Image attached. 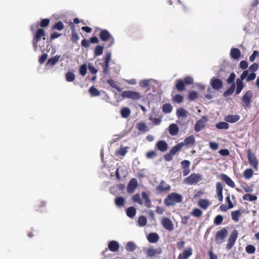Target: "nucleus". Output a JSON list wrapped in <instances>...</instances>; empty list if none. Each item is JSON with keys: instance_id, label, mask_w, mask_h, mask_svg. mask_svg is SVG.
Here are the masks:
<instances>
[{"instance_id": "60", "label": "nucleus", "mask_w": 259, "mask_h": 259, "mask_svg": "<svg viewBox=\"0 0 259 259\" xmlns=\"http://www.w3.org/2000/svg\"><path fill=\"white\" fill-rule=\"evenodd\" d=\"M239 67L243 70L246 69L248 67V63L246 61H241L240 62Z\"/></svg>"}, {"instance_id": "25", "label": "nucleus", "mask_w": 259, "mask_h": 259, "mask_svg": "<svg viewBox=\"0 0 259 259\" xmlns=\"http://www.w3.org/2000/svg\"><path fill=\"white\" fill-rule=\"evenodd\" d=\"M178 132L179 128L177 124L172 123L169 126V133L171 136L176 135Z\"/></svg>"}, {"instance_id": "12", "label": "nucleus", "mask_w": 259, "mask_h": 259, "mask_svg": "<svg viewBox=\"0 0 259 259\" xmlns=\"http://www.w3.org/2000/svg\"><path fill=\"white\" fill-rule=\"evenodd\" d=\"M210 84L212 88L214 90H219L223 86L222 81L215 77H213L210 80Z\"/></svg>"}, {"instance_id": "28", "label": "nucleus", "mask_w": 259, "mask_h": 259, "mask_svg": "<svg viewBox=\"0 0 259 259\" xmlns=\"http://www.w3.org/2000/svg\"><path fill=\"white\" fill-rule=\"evenodd\" d=\"M158 235L156 233H151L148 237V241L151 243H155L158 240Z\"/></svg>"}, {"instance_id": "7", "label": "nucleus", "mask_w": 259, "mask_h": 259, "mask_svg": "<svg viewBox=\"0 0 259 259\" xmlns=\"http://www.w3.org/2000/svg\"><path fill=\"white\" fill-rule=\"evenodd\" d=\"M252 97L253 93L251 91L249 90L245 92L242 98L243 105L244 107L248 108L250 107Z\"/></svg>"}, {"instance_id": "11", "label": "nucleus", "mask_w": 259, "mask_h": 259, "mask_svg": "<svg viewBox=\"0 0 259 259\" xmlns=\"http://www.w3.org/2000/svg\"><path fill=\"white\" fill-rule=\"evenodd\" d=\"M138 185V181L136 179L133 178L132 179H131L127 186V192L129 193H133L137 187Z\"/></svg>"}, {"instance_id": "50", "label": "nucleus", "mask_w": 259, "mask_h": 259, "mask_svg": "<svg viewBox=\"0 0 259 259\" xmlns=\"http://www.w3.org/2000/svg\"><path fill=\"white\" fill-rule=\"evenodd\" d=\"M245 250L248 253L251 254L255 252V248L254 246L250 244L246 247Z\"/></svg>"}, {"instance_id": "33", "label": "nucleus", "mask_w": 259, "mask_h": 259, "mask_svg": "<svg viewBox=\"0 0 259 259\" xmlns=\"http://www.w3.org/2000/svg\"><path fill=\"white\" fill-rule=\"evenodd\" d=\"M216 127L219 130H227L229 128V124L226 122H220L216 124Z\"/></svg>"}, {"instance_id": "58", "label": "nucleus", "mask_w": 259, "mask_h": 259, "mask_svg": "<svg viewBox=\"0 0 259 259\" xmlns=\"http://www.w3.org/2000/svg\"><path fill=\"white\" fill-rule=\"evenodd\" d=\"M127 153V148H121L117 151V154L121 156H124Z\"/></svg>"}, {"instance_id": "37", "label": "nucleus", "mask_w": 259, "mask_h": 259, "mask_svg": "<svg viewBox=\"0 0 259 259\" xmlns=\"http://www.w3.org/2000/svg\"><path fill=\"white\" fill-rule=\"evenodd\" d=\"M138 129L142 132H146L148 131L147 126L145 123L139 122L137 124Z\"/></svg>"}, {"instance_id": "57", "label": "nucleus", "mask_w": 259, "mask_h": 259, "mask_svg": "<svg viewBox=\"0 0 259 259\" xmlns=\"http://www.w3.org/2000/svg\"><path fill=\"white\" fill-rule=\"evenodd\" d=\"M258 68V65L257 63H254L249 66V69L248 70V71H250L255 72L257 70Z\"/></svg>"}, {"instance_id": "45", "label": "nucleus", "mask_w": 259, "mask_h": 259, "mask_svg": "<svg viewBox=\"0 0 259 259\" xmlns=\"http://www.w3.org/2000/svg\"><path fill=\"white\" fill-rule=\"evenodd\" d=\"M132 200L133 201L137 202L139 204H143V201L141 200L140 195L139 194H135L132 197Z\"/></svg>"}, {"instance_id": "61", "label": "nucleus", "mask_w": 259, "mask_h": 259, "mask_svg": "<svg viewBox=\"0 0 259 259\" xmlns=\"http://www.w3.org/2000/svg\"><path fill=\"white\" fill-rule=\"evenodd\" d=\"M174 99L176 102L180 103L183 101V97L181 95H177L175 96Z\"/></svg>"}, {"instance_id": "64", "label": "nucleus", "mask_w": 259, "mask_h": 259, "mask_svg": "<svg viewBox=\"0 0 259 259\" xmlns=\"http://www.w3.org/2000/svg\"><path fill=\"white\" fill-rule=\"evenodd\" d=\"M208 254L209 256L210 259H218V256L217 255L214 254L212 251V248L209 250Z\"/></svg>"}, {"instance_id": "4", "label": "nucleus", "mask_w": 259, "mask_h": 259, "mask_svg": "<svg viewBox=\"0 0 259 259\" xmlns=\"http://www.w3.org/2000/svg\"><path fill=\"white\" fill-rule=\"evenodd\" d=\"M121 96L123 98H129L134 100H139L141 98L140 93L132 91H123Z\"/></svg>"}, {"instance_id": "5", "label": "nucleus", "mask_w": 259, "mask_h": 259, "mask_svg": "<svg viewBox=\"0 0 259 259\" xmlns=\"http://www.w3.org/2000/svg\"><path fill=\"white\" fill-rule=\"evenodd\" d=\"M182 147L183 145L180 143L172 147V148L169 151V152L164 156L165 160L166 161H171L172 159L173 156L175 155Z\"/></svg>"}, {"instance_id": "52", "label": "nucleus", "mask_w": 259, "mask_h": 259, "mask_svg": "<svg viewBox=\"0 0 259 259\" xmlns=\"http://www.w3.org/2000/svg\"><path fill=\"white\" fill-rule=\"evenodd\" d=\"M64 28V25L62 22H58L56 23L53 27V28L54 29H57L58 30H61Z\"/></svg>"}, {"instance_id": "46", "label": "nucleus", "mask_w": 259, "mask_h": 259, "mask_svg": "<svg viewBox=\"0 0 259 259\" xmlns=\"http://www.w3.org/2000/svg\"><path fill=\"white\" fill-rule=\"evenodd\" d=\"M107 82L111 86L112 88L116 89L118 91H121V89L120 88L116 82L114 81L113 79H110L107 80Z\"/></svg>"}, {"instance_id": "18", "label": "nucleus", "mask_w": 259, "mask_h": 259, "mask_svg": "<svg viewBox=\"0 0 259 259\" xmlns=\"http://www.w3.org/2000/svg\"><path fill=\"white\" fill-rule=\"evenodd\" d=\"M157 148L161 152H165L168 149L167 143L164 141H159L156 144Z\"/></svg>"}, {"instance_id": "20", "label": "nucleus", "mask_w": 259, "mask_h": 259, "mask_svg": "<svg viewBox=\"0 0 259 259\" xmlns=\"http://www.w3.org/2000/svg\"><path fill=\"white\" fill-rule=\"evenodd\" d=\"M240 119V116L238 115H229L225 117V120L226 122L230 123H234L238 121Z\"/></svg>"}, {"instance_id": "49", "label": "nucleus", "mask_w": 259, "mask_h": 259, "mask_svg": "<svg viewBox=\"0 0 259 259\" xmlns=\"http://www.w3.org/2000/svg\"><path fill=\"white\" fill-rule=\"evenodd\" d=\"M103 51V47L102 46H98L95 48V55L96 56H100L102 54Z\"/></svg>"}, {"instance_id": "53", "label": "nucleus", "mask_w": 259, "mask_h": 259, "mask_svg": "<svg viewBox=\"0 0 259 259\" xmlns=\"http://www.w3.org/2000/svg\"><path fill=\"white\" fill-rule=\"evenodd\" d=\"M223 220V217L221 215H218L215 218L214 223L217 225H220L222 223Z\"/></svg>"}, {"instance_id": "16", "label": "nucleus", "mask_w": 259, "mask_h": 259, "mask_svg": "<svg viewBox=\"0 0 259 259\" xmlns=\"http://www.w3.org/2000/svg\"><path fill=\"white\" fill-rule=\"evenodd\" d=\"M195 142V138L194 136L191 135L185 138V140L183 142H181L180 144H182L183 145V147L184 146H192Z\"/></svg>"}, {"instance_id": "24", "label": "nucleus", "mask_w": 259, "mask_h": 259, "mask_svg": "<svg viewBox=\"0 0 259 259\" xmlns=\"http://www.w3.org/2000/svg\"><path fill=\"white\" fill-rule=\"evenodd\" d=\"M192 254V249L191 248H188L184 250L182 253H181L179 255L181 256L184 259H187Z\"/></svg>"}, {"instance_id": "35", "label": "nucleus", "mask_w": 259, "mask_h": 259, "mask_svg": "<svg viewBox=\"0 0 259 259\" xmlns=\"http://www.w3.org/2000/svg\"><path fill=\"white\" fill-rule=\"evenodd\" d=\"M243 199L244 200L253 201L257 199V197L254 195L246 194L243 196Z\"/></svg>"}, {"instance_id": "3", "label": "nucleus", "mask_w": 259, "mask_h": 259, "mask_svg": "<svg viewBox=\"0 0 259 259\" xmlns=\"http://www.w3.org/2000/svg\"><path fill=\"white\" fill-rule=\"evenodd\" d=\"M248 74V70H244L241 74L240 78L236 80L237 88L236 90V94H239L244 87L243 80H244Z\"/></svg>"}, {"instance_id": "2", "label": "nucleus", "mask_w": 259, "mask_h": 259, "mask_svg": "<svg viewBox=\"0 0 259 259\" xmlns=\"http://www.w3.org/2000/svg\"><path fill=\"white\" fill-rule=\"evenodd\" d=\"M202 180V176L199 174H191L189 177L186 178L183 182L185 184L192 185L197 183Z\"/></svg>"}, {"instance_id": "6", "label": "nucleus", "mask_w": 259, "mask_h": 259, "mask_svg": "<svg viewBox=\"0 0 259 259\" xmlns=\"http://www.w3.org/2000/svg\"><path fill=\"white\" fill-rule=\"evenodd\" d=\"M100 37L103 41H105L109 40L110 41L108 47H110L114 42L113 37L111 35L109 31L106 30H101L100 33Z\"/></svg>"}, {"instance_id": "36", "label": "nucleus", "mask_w": 259, "mask_h": 259, "mask_svg": "<svg viewBox=\"0 0 259 259\" xmlns=\"http://www.w3.org/2000/svg\"><path fill=\"white\" fill-rule=\"evenodd\" d=\"M253 175V170L250 168L246 169L243 172V176L246 179H250Z\"/></svg>"}, {"instance_id": "34", "label": "nucleus", "mask_w": 259, "mask_h": 259, "mask_svg": "<svg viewBox=\"0 0 259 259\" xmlns=\"http://www.w3.org/2000/svg\"><path fill=\"white\" fill-rule=\"evenodd\" d=\"M176 88L179 91H183L185 89V84L181 79H178L176 81Z\"/></svg>"}, {"instance_id": "26", "label": "nucleus", "mask_w": 259, "mask_h": 259, "mask_svg": "<svg viewBox=\"0 0 259 259\" xmlns=\"http://www.w3.org/2000/svg\"><path fill=\"white\" fill-rule=\"evenodd\" d=\"M230 55L232 58L238 59L240 57V52L239 50L237 48H233L231 50Z\"/></svg>"}, {"instance_id": "42", "label": "nucleus", "mask_w": 259, "mask_h": 259, "mask_svg": "<svg viewBox=\"0 0 259 259\" xmlns=\"http://www.w3.org/2000/svg\"><path fill=\"white\" fill-rule=\"evenodd\" d=\"M115 202L117 206H121L124 205L125 199L123 197H118L115 199Z\"/></svg>"}, {"instance_id": "47", "label": "nucleus", "mask_w": 259, "mask_h": 259, "mask_svg": "<svg viewBox=\"0 0 259 259\" xmlns=\"http://www.w3.org/2000/svg\"><path fill=\"white\" fill-rule=\"evenodd\" d=\"M87 66L85 64H82L79 68V73L82 76H84L87 73Z\"/></svg>"}, {"instance_id": "1", "label": "nucleus", "mask_w": 259, "mask_h": 259, "mask_svg": "<svg viewBox=\"0 0 259 259\" xmlns=\"http://www.w3.org/2000/svg\"><path fill=\"white\" fill-rule=\"evenodd\" d=\"M182 199L183 197L181 194L171 193L165 199L164 203L166 205L170 206L181 202Z\"/></svg>"}, {"instance_id": "14", "label": "nucleus", "mask_w": 259, "mask_h": 259, "mask_svg": "<svg viewBox=\"0 0 259 259\" xmlns=\"http://www.w3.org/2000/svg\"><path fill=\"white\" fill-rule=\"evenodd\" d=\"M157 81L153 79H144L139 81V85L142 88L149 87L154 83H156Z\"/></svg>"}, {"instance_id": "41", "label": "nucleus", "mask_w": 259, "mask_h": 259, "mask_svg": "<svg viewBox=\"0 0 259 259\" xmlns=\"http://www.w3.org/2000/svg\"><path fill=\"white\" fill-rule=\"evenodd\" d=\"M65 78L67 81H73L75 79V75L72 72H68L65 75Z\"/></svg>"}, {"instance_id": "44", "label": "nucleus", "mask_w": 259, "mask_h": 259, "mask_svg": "<svg viewBox=\"0 0 259 259\" xmlns=\"http://www.w3.org/2000/svg\"><path fill=\"white\" fill-rule=\"evenodd\" d=\"M89 92L92 96L95 97L100 95V92L93 86L90 88Z\"/></svg>"}, {"instance_id": "9", "label": "nucleus", "mask_w": 259, "mask_h": 259, "mask_svg": "<svg viewBox=\"0 0 259 259\" xmlns=\"http://www.w3.org/2000/svg\"><path fill=\"white\" fill-rule=\"evenodd\" d=\"M247 157L250 165L254 169L257 170L258 168V162L257 159L254 154L252 153L250 149L247 151Z\"/></svg>"}, {"instance_id": "27", "label": "nucleus", "mask_w": 259, "mask_h": 259, "mask_svg": "<svg viewBox=\"0 0 259 259\" xmlns=\"http://www.w3.org/2000/svg\"><path fill=\"white\" fill-rule=\"evenodd\" d=\"M60 57V55H56L55 57L49 59L47 61V65L54 66L59 61Z\"/></svg>"}, {"instance_id": "22", "label": "nucleus", "mask_w": 259, "mask_h": 259, "mask_svg": "<svg viewBox=\"0 0 259 259\" xmlns=\"http://www.w3.org/2000/svg\"><path fill=\"white\" fill-rule=\"evenodd\" d=\"M157 189L160 192L168 191L170 190V186L167 185L164 181H161L157 187Z\"/></svg>"}, {"instance_id": "54", "label": "nucleus", "mask_w": 259, "mask_h": 259, "mask_svg": "<svg viewBox=\"0 0 259 259\" xmlns=\"http://www.w3.org/2000/svg\"><path fill=\"white\" fill-rule=\"evenodd\" d=\"M256 77V74L254 72L251 73L250 74H248V75L246 77V81L249 82L250 81L253 80Z\"/></svg>"}, {"instance_id": "43", "label": "nucleus", "mask_w": 259, "mask_h": 259, "mask_svg": "<svg viewBox=\"0 0 259 259\" xmlns=\"http://www.w3.org/2000/svg\"><path fill=\"white\" fill-rule=\"evenodd\" d=\"M172 107L171 105L169 104H165L162 106V111L165 113H169L172 110Z\"/></svg>"}, {"instance_id": "17", "label": "nucleus", "mask_w": 259, "mask_h": 259, "mask_svg": "<svg viewBox=\"0 0 259 259\" xmlns=\"http://www.w3.org/2000/svg\"><path fill=\"white\" fill-rule=\"evenodd\" d=\"M142 197L144 200L143 204L147 207H151V201L149 198L148 194L145 192L142 193Z\"/></svg>"}, {"instance_id": "30", "label": "nucleus", "mask_w": 259, "mask_h": 259, "mask_svg": "<svg viewBox=\"0 0 259 259\" xmlns=\"http://www.w3.org/2000/svg\"><path fill=\"white\" fill-rule=\"evenodd\" d=\"M177 115L178 117H186L188 115V112L184 108H179L177 111Z\"/></svg>"}, {"instance_id": "10", "label": "nucleus", "mask_w": 259, "mask_h": 259, "mask_svg": "<svg viewBox=\"0 0 259 259\" xmlns=\"http://www.w3.org/2000/svg\"><path fill=\"white\" fill-rule=\"evenodd\" d=\"M45 36V32L44 30L39 28L37 30L35 36L34 37L33 40V45L35 51L37 50V43L40 39L41 37H44Z\"/></svg>"}, {"instance_id": "55", "label": "nucleus", "mask_w": 259, "mask_h": 259, "mask_svg": "<svg viewBox=\"0 0 259 259\" xmlns=\"http://www.w3.org/2000/svg\"><path fill=\"white\" fill-rule=\"evenodd\" d=\"M149 119L155 125L159 124L161 121V119L160 118H153L152 116H150Z\"/></svg>"}, {"instance_id": "19", "label": "nucleus", "mask_w": 259, "mask_h": 259, "mask_svg": "<svg viewBox=\"0 0 259 259\" xmlns=\"http://www.w3.org/2000/svg\"><path fill=\"white\" fill-rule=\"evenodd\" d=\"M221 177L222 179L230 187L232 188H234L235 187L234 182L227 175L223 174L221 175Z\"/></svg>"}, {"instance_id": "59", "label": "nucleus", "mask_w": 259, "mask_h": 259, "mask_svg": "<svg viewBox=\"0 0 259 259\" xmlns=\"http://www.w3.org/2000/svg\"><path fill=\"white\" fill-rule=\"evenodd\" d=\"M181 164L183 168H189L190 165V162L188 160H184L181 162Z\"/></svg>"}, {"instance_id": "23", "label": "nucleus", "mask_w": 259, "mask_h": 259, "mask_svg": "<svg viewBox=\"0 0 259 259\" xmlns=\"http://www.w3.org/2000/svg\"><path fill=\"white\" fill-rule=\"evenodd\" d=\"M227 234L228 231L227 229L224 228L217 232L216 237L217 239L223 240L227 236Z\"/></svg>"}, {"instance_id": "31", "label": "nucleus", "mask_w": 259, "mask_h": 259, "mask_svg": "<svg viewBox=\"0 0 259 259\" xmlns=\"http://www.w3.org/2000/svg\"><path fill=\"white\" fill-rule=\"evenodd\" d=\"M131 110L127 107H124L121 109L120 113L122 117L127 118L131 114Z\"/></svg>"}, {"instance_id": "38", "label": "nucleus", "mask_w": 259, "mask_h": 259, "mask_svg": "<svg viewBox=\"0 0 259 259\" xmlns=\"http://www.w3.org/2000/svg\"><path fill=\"white\" fill-rule=\"evenodd\" d=\"M241 213L240 210H237L236 211H232L231 213L232 219L236 222H237L239 220V217Z\"/></svg>"}, {"instance_id": "63", "label": "nucleus", "mask_w": 259, "mask_h": 259, "mask_svg": "<svg viewBox=\"0 0 259 259\" xmlns=\"http://www.w3.org/2000/svg\"><path fill=\"white\" fill-rule=\"evenodd\" d=\"M198 94L195 91L191 92L189 94V98L193 100L197 98Z\"/></svg>"}, {"instance_id": "51", "label": "nucleus", "mask_w": 259, "mask_h": 259, "mask_svg": "<svg viewBox=\"0 0 259 259\" xmlns=\"http://www.w3.org/2000/svg\"><path fill=\"white\" fill-rule=\"evenodd\" d=\"M108 247L110 250L116 251L119 249V244H108Z\"/></svg>"}, {"instance_id": "39", "label": "nucleus", "mask_w": 259, "mask_h": 259, "mask_svg": "<svg viewBox=\"0 0 259 259\" xmlns=\"http://www.w3.org/2000/svg\"><path fill=\"white\" fill-rule=\"evenodd\" d=\"M147 219L144 216L140 217L138 220V225L141 227H143L145 226L147 224Z\"/></svg>"}, {"instance_id": "56", "label": "nucleus", "mask_w": 259, "mask_h": 259, "mask_svg": "<svg viewBox=\"0 0 259 259\" xmlns=\"http://www.w3.org/2000/svg\"><path fill=\"white\" fill-rule=\"evenodd\" d=\"M236 75L234 73H232L227 79V82L228 83H234V81L235 79Z\"/></svg>"}, {"instance_id": "13", "label": "nucleus", "mask_w": 259, "mask_h": 259, "mask_svg": "<svg viewBox=\"0 0 259 259\" xmlns=\"http://www.w3.org/2000/svg\"><path fill=\"white\" fill-rule=\"evenodd\" d=\"M163 227L168 231H171L174 229V225L171 220L168 218H164L161 221Z\"/></svg>"}, {"instance_id": "62", "label": "nucleus", "mask_w": 259, "mask_h": 259, "mask_svg": "<svg viewBox=\"0 0 259 259\" xmlns=\"http://www.w3.org/2000/svg\"><path fill=\"white\" fill-rule=\"evenodd\" d=\"M156 156V152L154 151H150L147 153L146 157L147 158L150 159L155 157Z\"/></svg>"}, {"instance_id": "40", "label": "nucleus", "mask_w": 259, "mask_h": 259, "mask_svg": "<svg viewBox=\"0 0 259 259\" xmlns=\"http://www.w3.org/2000/svg\"><path fill=\"white\" fill-rule=\"evenodd\" d=\"M235 89V83H233L231 87V88L228 89L226 91H225L224 93V96L225 97H228L233 94Z\"/></svg>"}, {"instance_id": "8", "label": "nucleus", "mask_w": 259, "mask_h": 259, "mask_svg": "<svg viewBox=\"0 0 259 259\" xmlns=\"http://www.w3.org/2000/svg\"><path fill=\"white\" fill-rule=\"evenodd\" d=\"M207 121L208 119L206 116H202L199 120L196 121L194 126L195 131L198 132L201 131L205 126Z\"/></svg>"}, {"instance_id": "21", "label": "nucleus", "mask_w": 259, "mask_h": 259, "mask_svg": "<svg viewBox=\"0 0 259 259\" xmlns=\"http://www.w3.org/2000/svg\"><path fill=\"white\" fill-rule=\"evenodd\" d=\"M198 204L199 206L203 209H206L207 207L211 204V202L206 199H200Z\"/></svg>"}, {"instance_id": "32", "label": "nucleus", "mask_w": 259, "mask_h": 259, "mask_svg": "<svg viewBox=\"0 0 259 259\" xmlns=\"http://www.w3.org/2000/svg\"><path fill=\"white\" fill-rule=\"evenodd\" d=\"M136 209L133 206L128 207L126 210V214L130 218H133L136 215Z\"/></svg>"}, {"instance_id": "48", "label": "nucleus", "mask_w": 259, "mask_h": 259, "mask_svg": "<svg viewBox=\"0 0 259 259\" xmlns=\"http://www.w3.org/2000/svg\"><path fill=\"white\" fill-rule=\"evenodd\" d=\"M192 214L195 217H200L202 214V211L198 208H195L192 212Z\"/></svg>"}, {"instance_id": "15", "label": "nucleus", "mask_w": 259, "mask_h": 259, "mask_svg": "<svg viewBox=\"0 0 259 259\" xmlns=\"http://www.w3.org/2000/svg\"><path fill=\"white\" fill-rule=\"evenodd\" d=\"M161 250L160 248H154L153 247H149L146 250V255L147 256L153 257L156 254L161 253Z\"/></svg>"}, {"instance_id": "29", "label": "nucleus", "mask_w": 259, "mask_h": 259, "mask_svg": "<svg viewBox=\"0 0 259 259\" xmlns=\"http://www.w3.org/2000/svg\"><path fill=\"white\" fill-rule=\"evenodd\" d=\"M237 237L238 231L236 230H233L229 238V243H235Z\"/></svg>"}]
</instances>
